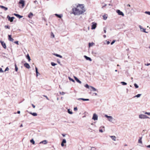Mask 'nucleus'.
<instances>
[{
  "instance_id": "f257e3e1",
  "label": "nucleus",
  "mask_w": 150,
  "mask_h": 150,
  "mask_svg": "<svg viewBox=\"0 0 150 150\" xmlns=\"http://www.w3.org/2000/svg\"><path fill=\"white\" fill-rule=\"evenodd\" d=\"M85 10L83 5H78L76 8L73 9V13L75 15H79L83 13Z\"/></svg>"
},
{
  "instance_id": "f03ea898",
  "label": "nucleus",
  "mask_w": 150,
  "mask_h": 150,
  "mask_svg": "<svg viewBox=\"0 0 150 150\" xmlns=\"http://www.w3.org/2000/svg\"><path fill=\"white\" fill-rule=\"evenodd\" d=\"M139 117L141 119H145V118H148L149 117L147 116L146 115H142V114H141L139 115Z\"/></svg>"
},
{
  "instance_id": "7ed1b4c3",
  "label": "nucleus",
  "mask_w": 150,
  "mask_h": 150,
  "mask_svg": "<svg viewBox=\"0 0 150 150\" xmlns=\"http://www.w3.org/2000/svg\"><path fill=\"white\" fill-rule=\"evenodd\" d=\"M19 4H22V6L23 7L25 5V1L23 0H20L19 2Z\"/></svg>"
},
{
  "instance_id": "20e7f679",
  "label": "nucleus",
  "mask_w": 150,
  "mask_h": 150,
  "mask_svg": "<svg viewBox=\"0 0 150 150\" xmlns=\"http://www.w3.org/2000/svg\"><path fill=\"white\" fill-rule=\"evenodd\" d=\"M7 18H8V20L11 22H12L13 21V19L15 18L14 17H11L9 16H8L7 17Z\"/></svg>"
},
{
  "instance_id": "39448f33",
  "label": "nucleus",
  "mask_w": 150,
  "mask_h": 150,
  "mask_svg": "<svg viewBox=\"0 0 150 150\" xmlns=\"http://www.w3.org/2000/svg\"><path fill=\"white\" fill-rule=\"evenodd\" d=\"M0 42L1 43V44L3 47L5 49H6V47L5 43L3 41H1Z\"/></svg>"
},
{
  "instance_id": "423d86ee",
  "label": "nucleus",
  "mask_w": 150,
  "mask_h": 150,
  "mask_svg": "<svg viewBox=\"0 0 150 150\" xmlns=\"http://www.w3.org/2000/svg\"><path fill=\"white\" fill-rule=\"evenodd\" d=\"M92 24L91 29H94L96 27L97 24L96 23H92Z\"/></svg>"
},
{
  "instance_id": "0eeeda50",
  "label": "nucleus",
  "mask_w": 150,
  "mask_h": 150,
  "mask_svg": "<svg viewBox=\"0 0 150 150\" xmlns=\"http://www.w3.org/2000/svg\"><path fill=\"white\" fill-rule=\"evenodd\" d=\"M92 119L94 120H97L98 116L96 114L94 113L93 114Z\"/></svg>"
},
{
  "instance_id": "6e6552de",
  "label": "nucleus",
  "mask_w": 150,
  "mask_h": 150,
  "mask_svg": "<svg viewBox=\"0 0 150 150\" xmlns=\"http://www.w3.org/2000/svg\"><path fill=\"white\" fill-rule=\"evenodd\" d=\"M117 12L119 15H122L123 16H124V14L123 12L120 11V10H117Z\"/></svg>"
},
{
  "instance_id": "1a4fd4ad",
  "label": "nucleus",
  "mask_w": 150,
  "mask_h": 150,
  "mask_svg": "<svg viewBox=\"0 0 150 150\" xmlns=\"http://www.w3.org/2000/svg\"><path fill=\"white\" fill-rule=\"evenodd\" d=\"M24 66L27 69H29L30 68V65L27 63H25L24 64Z\"/></svg>"
},
{
  "instance_id": "9d476101",
  "label": "nucleus",
  "mask_w": 150,
  "mask_h": 150,
  "mask_svg": "<svg viewBox=\"0 0 150 150\" xmlns=\"http://www.w3.org/2000/svg\"><path fill=\"white\" fill-rule=\"evenodd\" d=\"M8 39L11 41L13 42L14 41V39L11 38V35H8Z\"/></svg>"
},
{
  "instance_id": "9b49d317",
  "label": "nucleus",
  "mask_w": 150,
  "mask_h": 150,
  "mask_svg": "<svg viewBox=\"0 0 150 150\" xmlns=\"http://www.w3.org/2000/svg\"><path fill=\"white\" fill-rule=\"evenodd\" d=\"M66 141L65 139H63L62 140V141L61 144V146H64V144L66 143Z\"/></svg>"
},
{
  "instance_id": "f8f14e48",
  "label": "nucleus",
  "mask_w": 150,
  "mask_h": 150,
  "mask_svg": "<svg viewBox=\"0 0 150 150\" xmlns=\"http://www.w3.org/2000/svg\"><path fill=\"white\" fill-rule=\"evenodd\" d=\"M74 79H75V80H76V81L78 82L79 83H81V81H80L76 77V76H74Z\"/></svg>"
},
{
  "instance_id": "ddd939ff",
  "label": "nucleus",
  "mask_w": 150,
  "mask_h": 150,
  "mask_svg": "<svg viewBox=\"0 0 150 150\" xmlns=\"http://www.w3.org/2000/svg\"><path fill=\"white\" fill-rule=\"evenodd\" d=\"M14 15L17 17L18 18H21L23 17V16H20L18 14L14 13Z\"/></svg>"
},
{
  "instance_id": "4468645a",
  "label": "nucleus",
  "mask_w": 150,
  "mask_h": 150,
  "mask_svg": "<svg viewBox=\"0 0 150 150\" xmlns=\"http://www.w3.org/2000/svg\"><path fill=\"white\" fill-rule=\"evenodd\" d=\"M47 143V141L46 140L40 142V144L42 143L45 144H46Z\"/></svg>"
},
{
  "instance_id": "2eb2a0df",
  "label": "nucleus",
  "mask_w": 150,
  "mask_h": 150,
  "mask_svg": "<svg viewBox=\"0 0 150 150\" xmlns=\"http://www.w3.org/2000/svg\"><path fill=\"white\" fill-rule=\"evenodd\" d=\"M33 13L31 12H30L29 14V15H28V17L30 18H32L33 16Z\"/></svg>"
},
{
  "instance_id": "dca6fc26",
  "label": "nucleus",
  "mask_w": 150,
  "mask_h": 150,
  "mask_svg": "<svg viewBox=\"0 0 150 150\" xmlns=\"http://www.w3.org/2000/svg\"><path fill=\"white\" fill-rule=\"evenodd\" d=\"M0 7L1 8L4 9L5 11H6L8 9L7 8L3 6H0Z\"/></svg>"
},
{
  "instance_id": "f3484780",
  "label": "nucleus",
  "mask_w": 150,
  "mask_h": 150,
  "mask_svg": "<svg viewBox=\"0 0 150 150\" xmlns=\"http://www.w3.org/2000/svg\"><path fill=\"white\" fill-rule=\"evenodd\" d=\"M84 57L85 58V59H86L87 60H89L90 61H91V59L89 57H87V56H84Z\"/></svg>"
},
{
  "instance_id": "a211bd4d",
  "label": "nucleus",
  "mask_w": 150,
  "mask_h": 150,
  "mask_svg": "<svg viewBox=\"0 0 150 150\" xmlns=\"http://www.w3.org/2000/svg\"><path fill=\"white\" fill-rule=\"evenodd\" d=\"M29 113L30 114L32 115L33 116H36L37 115V114L36 113H35V112L32 113L31 112H30Z\"/></svg>"
},
{
  "instance_id": "6ab92c4d",
  "label": "nucleus",
  "mask_w": 150,
  "mask_h": 150,
  "mask_svg": "<svg viewBox=\"0 0 150 150\" xmlns=\"http://www.w3.org/2000/svg\"><path fill=\"white\" fill-rule=\"evenodd\" d=\"M142 137H140V138L138 140V143H141V144L142 143Z\"/></svg>"
},
{
  "instance_id": "aec40b11",
  "label": "nucleus",
  "mask_w": 150,
  "mask_h": 150,
  "mask_svg": "<svg viewBox=\"0 0 150 150\" xmlns=\"http://www.w3.org/2000/svg\"><path fill=\"white\" fill-rule=\"evenodd\" d=\"M94 43L93 42H92L91 43H89V45H88L89 47H90L92 46H93L94 45Z\"/></svg>"
},
{
  "instance_id": "412c9836",
  "label": "nucleus",
  "mask_w": 150,
  "mask_h": 150,
  "mask_svg": "<svg viewBox=\"0 0 150 150\" xmlns=\"http://www.w3.org/2000/svg\"><path fill=\"white\" fill-rule=\"evenodd\" d=\"M110 137L111 138H112V139L114 140V141H115V139H116V137L115 136H110Z\"/></svg>"
},
{
  "instance_id": "4be33fe9",
  "label": "nucleus",
  "mask_w": 150,
  "mask_h": 150,
  "mask_svg": "<svg viewBox=\"0 0 150 150\" xmlns=\"http://www.w3.org/2000/svg\"><path fill=\"white\" fill-rule=\"evenodd\" d=\"M91 89H92L93 90V91H97L96 89L94 87H93V86H90V87Z\"/></svg>"
},
{
  "instance_id": "5701e85b",
  "label": "nucleus",
  "mask_w": 150,
  "mask_h": 150,
  "mask_svg": "<svg viewBox=\"0 0 150 150\" xmlns=\"http://www.w3.org/2000/svg\"><path fill=\"white\" fill-rule=\"evenodd\" d=\"M54 55L55 56H56L57 57H59L60 58H62V56H61L60 55L57 54H54Z\"/></svg>"
},
{
  "instance_id": "b1692460",
  "label": "nucleus",
  "mask_w": 150,
  "mask_h": 150,
  "mask_svg": "<svg viewBox=\"0 0 150 150\" xmlns=\"http://www.w3.org/2000/svg\"><path fill=\"white\" fill-rule=\"evenodd\" d=\"M30 142L31 143H32L33 144H35V141H34V140H33V139H31L30 140Z\"/></svg>"
},
{
  "instance_id": "393cba45",
  "label": "nucleus",
  "mask_w": 150,
  "mask_h": 150,
  "mask_svg": "<svg viewBox=\"0 0 150 150\" xmlns=\"http://www.w3.org/2000/svg\"><path fill=\"white\" fill-rule=\"evenodd\" d=\"M26 58L28 59V61L30 62V57L29 55H28H28L26 57Z\"/></svg>"
},
{
  "instance_id": "a878e982",
  "label": "nucleus",
  "mask_w": 150,
  "mask_h": 150,
  "mask_svg": "<svg viewBox=\"0 0 150 150\" xmlns=\"http://www.w3.org/2000/svg\"><path fill=\"white\" fill-rule=\"evenodd\" d=\"M15 71H18V68L16 65V64H15Z\"/></svg>"
},
{
  "instance_id": "bb28decb",
  "label": "nucleus",
  "mask_w": 150,
  "mask_h": 150,
  "mask_svg": "<svg viewBox=\"0 0 150 150\" xmlns=\"http://www.w3.org/2000/svg\"><path fill=\"white\" fill-rule=\"evenodd\" d=\"M103 19L105 20H106L107 18V16L105 15H104L103 16Z\"/></svg>"
},
{
  "instance_id": "cd10ccee",
  "label": "nucleus",
  "mask_w": 150,
  "mask_h": 150,
  "mask_svg": "<svg viewBox=\"0 0 150 150\" xmlns=\"http://www.w3.org/2000/svg\"><path fill=\"white\" fill-rule=\"evenodd\" d=\"M80 99L83 101H88L89 100L88 99L81 98Z\"/></svg>"
},
{
  "instance_id": "c85d7f7f",
  "label": "nucleus",
  "mask_w": 150,
  "mask_h": 150,
  "mask_svg": "<svg viewBox=\"0 0 150 150\" xmlns=\"http://www.w3.org/2000/svg\"><path fill=\"white\" fill-rule=\"evenodd\" d=\"M121 83L122 85H126L127 84V83H125V82H121Z\"/></svg>"
},
{
  "instance_id": "c756f323",
  "label": "nucleus",
  "mask_w": 150,
  "mask_h": 150,
  "mask_svg": "<svg viewBox=\"0 0 150 150\" xmlns=\"http://www.w3.org/2000/svg\"><path fill=\"white\" fill-rule=\"evenodd\" d=\"M51 36L53 38H54V35L53 34V33L52 32H51Z\"/></svg>"
},
{
  "instance_id": "7c9ffc66",
  "label": "nucleus",
  "mask_w": 150,
  "mask_h": 150,
  "mask_svg": "<svg viewBox=\"0 0 150 150\" xmlns=\"http://www.w3.org/2000/svg\"><path fill=\"white\" fill-rule=\"evenodd\" d=\"M68 112L69 114H71L72 113V112L71 111H70V110L69 109H68Z\"/></svg>"
},
{
  "instance_id": "2f4dec72",
  "label": "nucleus",
  "mask_w": 150,
  "mask_h": 150,
  "mask_svg": "<svg viewBox=\"0 0 150 150\" xmlns=\"http://www.w3.org/2000/svg\"><path fill=\"white\" fill-rule=\"evenodd\" d=\"M65 93L63 91L60 92H59V94L60 95H64V94Z\"/></svg>"
},
{
  "instance_id": "473e14b6",
  "label": "nucleus",
  "mask_w": 150,
  "mask_h": 150,
  "mask_svg": "<svg viewBox=\"0 0 150 150\" xmlns=\"http://www.w3.org/2000/svg\"><path fill=\"white\" fill-rule=\"evenodd\" d=\"M141 94H137V95L135 96L134 97H137V98L139 97H140V96H141Z\"/></svg>"
},
{
  "instance_id": "72a5a7b5",
  "label": "nucleus",
  "mask_w": 150,
  "mask_h": 150,
  "mask_svg": "<svg viewBox=\"0 0 150 150\" xmlns=\"http://www.w3.org/2000/svg\"><path fill=\"white\" fill-rule=\"evenodd\" d=\"M51 64L52 66H54L56 65V64H55V63H54V62H52L51 63Z\"/></svg>"
},
{
  "instance_id": "f704fd0d",
  "label": "nucleus",
  "mask_w": 150,
  "mask_h": 150,
  "mask_svg": "<svg viewBox=\"0 0 150 150\" xmlns=\"http://www.w3.org/2000/svg\"><path fill=\"white\" fill-rule=\"evenodd\" d=\"M35 71H36L37 75H38V69L36 67H35Z\"/></svg>"
},
{
  "instance_id": "c9c22d12",
  "label": "nucleus",
  "mask_w": 150,
  "mask_h": 150,
  "mask_svg": "<svg viewBox=\"0 0 150 150\" xmlns=\"http://www.w3.org/2000/svg\"><path fill=\"white\" fill-rule=\"evenodd\" d=\"M55 15L56 16H57L58 18H61V16L60 15H59L57 14H55Z\"/></svg>"
},
{
  "instance_id": "e433bc0d",
  "label": "nucleus",
  "mask_w": 150,
  "mask_h": 150,
  "mask_svg": "<svg viewBox=\"0 0 150 150\" xmlns=\"http://www.w3.org/2000/svg\"><path fill=\"white\" fill-rule=\"evenodd\" d=\"M134 86L136 88H137L139 87L138 86L136 83L134 84Z\"/></svg>"
},
{
  "instance_id": "4c0bfd02",
  "label": "nucleus",
  "mask_w": 150,
  "mask_h": 150,
  "mask_svg": "<svg viewBox=\"0 0 150 150\" xmlns=\"http://www.w3.org/2000/svg\"><path fill=\"white\" fill-rule=\"evenodd\" d=\"M85 86L86 87V88H89V86L87 84H86Z\"/></svg>"
},
{
  "instance_id": "58836bf2",
  "label": "nucleus",
  "mask_w": 150,
  "mask_h": 150,
  "mask_svg": "<svg viewBox=\"0 0 150 150\" xmlns=\"http://www.w3.org/2000/svg\"><path fill=\"white\" fill-rule=\"evenodd\" d=\"M5 27L6 28V29H10V27L8 25H5Z\"/></svg>"
},
{
  "instance_id": "ea45409f",
  "label": "nucleus",
  "mask_w": 150,
  "mask_h": 150,
  "mask_svg": "<svg viewBox=\"0 0 150 150\" xmlns=\"http://www.w3.org/2000/svg\"><path fill=\"white\" fill-rule=\"evenodd\" d=\"M115 40H113V41L111 42V44L112 45L115 42Z\"/></svg>"
},
{
  "instance_id": "a19ab883",
  "label": "nucleus",
  "mask_w": 150,
  "mask_h": 150,
  "mask_svg": "<svg viewBox=\"0 0 150 150\" xmlns=\"http://www.w3.org/2000/svg\"><path fill=\"white\" fill-rule=\"evenodd\" d=\"M69 79L71 81H72L73 82H74V79H71V78H70V77H69Z\"/></svg>"
},
{
  "instance_id": "79ce46f5",
  "label": "nucleus",
  "mask_w": 150,
  "mask_h": 150,
  "mask_svg": "<svg viewBox=\"0 0 150 150\" xmlns=\"http://www.w3.org/2000/svg\"><path fill=\"white\" fill-rule=\"evenodd\" d=\"M145 114H147L148 115H150V112H144Z\"/></svg>"
},
{
  "instance_id": "37998d69",
  "label": "nucleus",
  "mask_w": 150,
  "mask_h": 150,
  "mask_svg": "<svg viewBox=\"0 0 150 150\" xmlns=\"http://www.w3.org/2000/svg\"><path fill=\"white\" fill-rule=\"evenodd\" d=\"M9 70V69L8 68V67H7L6 69H5L4 71H8Z\"/></svg>"
},
{
  "instance_id": "c03bdc74",
  "label": "nucleus",
  "mask_w": 150,
  "mask_h": 150,
  "mask_svg": "<svg viewBox=\"0 0 150 150\" xmlns=\"http://www.w3.org/2000/svg\"><path fill=\"white\" fill-rule=\"evenodd\" d=\"M43 96L45 97V98H46V99L48 100H49V99H48V97H47V96H45V95H43Z\"/></svg>"
},
{
  "instance_id": "a18cd8bd",
  "label": "nucleus",
  "mask_w": 150,
  "mask_h": 150,
  "mask_svg": "<svg viewBox=\"0 0 150 150\" xmlns=\"http://www.w3.org/2000/svg\"><path fill=\"white\" fill-rule=\"evenodd\" d=\"M105 116L108 118H111V119H112V117L111 116H108L107 115H106Z\"/></svg>"
},
{
  "instance_id": "49530a36",
  "label": "nucleus",
  "mask_w": 150,
  "mask_h": 150,
  "mask_svg": "<svg viewBox=\"0 0 150 150\" xmlns=\"http://www.w3.org/2000/svg\"><path fill=\"white\" fill-rule=\"evenodd\" d=\"M77 110V108L76 107L74 108V110L75 111H76Z\"/></svg>"
},
{
  "instance_id": "de8ad7c7",
  "label": "nucleus",
  "mask_w": 150,
  "mask_h": 150,
  "mask_svg": "<svg viewBox=\"0 0 150 150\" xmlns=\"http://www.w3.org/2000/svg\"><path fill=\"white\" fill-rule=\"evenodd\" d=\"M146 13L150 15V12H147L146 11L145 12Z\"/></svg>"
},
{
  "instance_id": "09e8293b",
  "label": "nucleus",
  "mask_w": 150,
  "mask_h": 150,
  "mask_svg": "<svg viewBox=\"0 0 150 150\" xmlns=\"http://www.w3.org/2000/svg\"><path fill=\"white\" fill-rule=\"evenodd\" d=\"M0 72H4V71L2 70V69L1 68H0Z\"/></svg>"
},
{
  "instance_id": "8fccbe9b",
  "label": "nucleus",
  "mask_w": 150,
  "mask_h": 150,
  "mask_svg": "<svg viewBox=\"0 0 150 150\" xmlns=\"http://www.w3.org/2000/svg\"><path fill=\"white\" fill-rule=\"evenodd\" d=\"M145 65L146 66H148L150 65V63L145 64Z\"/></svg>"
},
{
  "instance_id": "3c124183",
  "label": "nucleus",
  "mask_w": 150,
  "mask_h": 150,
  "mask_svg": "<svg viewBox=\"0 0 150 150\" xmlns=\"http://www.w3.org/2000/svg\"><path fill=\"white\" fill-rule=\"evenodd\" d=\"M145 30H146V29H144V28H143L142 31H143V32H146Z\"/></svg>"
},
{
  "instance_id": "603ef678",
  "label": "nucleus",
  "mask_w": 150,
  "mask_h": 150,
  "mask_svg": "<svg viewBox=\"0 0 150 150\" xmlns=\"http://www.w3.org/2000/svg\"><path fill=\"white\" fill-rule=\"evenodd\" d=\"M14 43L16 44H18V41H16L14 42Z\"/></svg>"
},
{
  "instance_id": "864d4df0",
  "label": "nucleus",
  "mask_w": 150,
  "mask_h": 150,
  "mask_svg": "<svg viewBox=\"0 0 150 150\" xmlns=\"http://www.w3.org/2000/svg\"><path fill=\"white\" fill-rule=\"evenodd\" d=\"M32 107H33V108H35V105H34L33 104H32Z\"/></svg>"
},
{
  "instance_id": "5fc2aeb1",
  "label": "nucleus",
  "mask_w": 150,
  "mask_h": 150,
  "mask_svg": "<svg viewBox=\"0 0 150 150\" xmlns=\"http://www.w3.org/2000/svg\"><path fill=\"white\" fill-rule=\"evenodd\" d=\"M99 131L100 132H103L102 129H100L99 130Z\"/></svg>"
},
{
  "instance_id": "6e6d98bb",
  "label": "nucleus",
  "mask_w": 150,
  "mask_h": 150,
  "mask_svg": "<svg viewBox=\"0 0 150 150\" xmlns=\"http://www.w3.org/2000/svg\"><path fill=\"white\" fill-rule=\"evenodd\" d=\"M146 147L148 148H150V145L147 146Z\"/></svg>"
},
{
  "instance_id": "4d7b16f0",
  "label": "nucleus",
  "mask_w": 150,
  "mask_h": 150,
  "mask_svg": "<svg viewBox=\"0 0 150 150\" xmlns=\"http://www.w3.org/2000/svg\"><path fill=\"white\" fill-rule=\"evenodd\" d=\"M20 111H18L17 112V113L18 114H20Z\"/></svg>"
},
{
  "instance_id": "13d9d810",
  "label": "nucleus",
  "mask_w": 150,
  "mask_h": 150,
  "mask_svg": "<svg viewBox=\"0 0 150 150\" xmlns=\"http://www.w3.org/2000/svg\"><path fill=\"white\" fill-rule=\"evenodd\" d=\"M127 6H129V7H130V5L129 4H127Z\"/></svg>"
},
{
  "instance_id": "bf43d9fd",
  "label": "nucleus",
  "mask_w": 150,
  "mask_h": 150,
  "mask_svg": "<svg viewBox=\"0 0 150 150\" xmlns=\"http://www.w3.org/2000/svg\"><path fill=\"white\" fill-rule=\"evenodd\" d=\"M110 42L109 41H108L107 42V44H109L110 43Z\"/></svg>"
},
{
  "instance_id": "052dcab7",
  "label": "nucleus",
  "mask_w": 150,
  "mask_h": 150,
  "mask_svg": "<svg viewBox=\"0 0 150 150\" xmlns=\"http://www.w3.org/2000/svg\"><path fill=\"white\" fill-rule=\"evenodd\" d=\"M104 32L105 33H106V30H104Z\"/></svg>"
},
{
  "instance_id": "680f3d73",
  "label": "nucleus",
  "mask_w": 150,
  "mask_h": 150,
  "mask_svg": "<svg viewBox=\"0 0 150 150\" xmlns=\"http://www.w3.org/2000/svg\"><path fill=\"white\" fill-rule=\"evenodd\" d=\"M62 136H63L64 137H65V134H62Z\"/></svg>"
},
{
  "instance_id": "e2e57ef3",
  "label": "nucleus",
  "mask_w": 150,
  "mask_h": 150,
  "mask_svg": "<svg viewBox=\"0 0 150 150\" xmlns=\"http://www.w3.org/2000/svg\"><path fill=\"white\" fill-rule=\"evenodd\" d=\"M104 37H106V35H104Z\"/></svg>"
},
{
  "instance_id": "0e129e2a",
  "label": "nucleus",
  "mask_w": 150,
  "mask_h": 150,
  "mask_svg": "<svg viewBox=\"0 0 150 150\" xmlns=\"http://www.w3.org/2000/svg\"><path fill=\"white\" fill-rule=\"evenodd\" d=\"M23 126H22V125H21V126H20V127H22Z\"/></svg>"
},
{
  "instance_id": "69168bd1",
  "label": "nucleus",
  "mask_w": 150,
  "mask_h": 150,
  "mask_svg": "<svg viewBox=\"0 0 150 150\" xmlns=\"http://www.w3.org/2000/svg\"><path fill=\"white\" fill-rule=\"evenodd\" d=\"M106 4H105V6H106Z\"/></svg>"
},
{
  "instance_id": "338daca9",
  "label": "nucleus",
  "mask_w": 150,
  "mask_h": 150,
  "mask_svg": "<svg viewBox=\"0 0 150 150\" xmlns=\"http://www.w3.org/2000/svg\"><path fill=\"white\" fill-rule=\"evenodd\" d=\"M115 71H117V70H115Z\"/></svg>"
},
{
  "instance_id": "774afa93",
  "label": "nucleus",
  "mask_w": 150,
  "mask_h": 150,
  "mask_svg": "<svg viewBox=\"0 0 150 150\" xmlns=\"http://www.w3.org/2000/svg\"><path fill=\"white\" fill-rule=\"evenodd\" d=\"M149 48H150V46L149 47Z\"/></svg>"
}]
</instances>
